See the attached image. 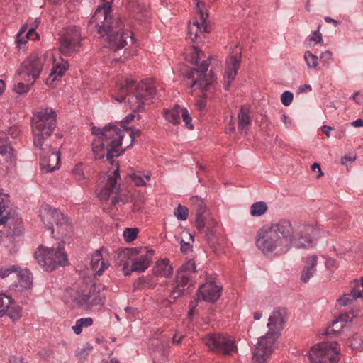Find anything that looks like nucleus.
Returning <instances> with one entry per match:
<instances>
[{"label": "nucleus", "mask_w": 363, "mask_h": 363, "mask_svg": "<svg viewBox=\"0 0 363 363\" xmlns=\"http://www.w3.org/2000/svg\"><path fill=\"white\" fill-rule=\"evenodd\" d=\"M56 113L51 108H45L35 112L31 118L33 144L40 150V164L45 172H51L60 167V151L52 150L50 145L44 144L56 127Z\"/></svg>", "instance_id": "nucleus-1"}, {"label": "nucleus", "mask_w": 363, "mask_h": 363, "mask_svg": "<svg viewBox=\"0 0 363 363\" xmlns=\"http://www.w3.org/2000/svg\"><path fill=\"white\" fill-rule=\"evenodd\" d=\"M90 29L95 28L102 37L107 36L108 46L113 51L122 49L127 45L128 38L133 39V33L125 30L119 13H113L111 2L98 6L89 21Z\"/></svg>", "instance_id": "nucleus-2"}, {"label": "nucleus", "mask_w": 363, "mask_h": 363, "mask_svg": "<svg viewBox=\"0 0 363 363\" xmlns=\"http://www.w3.org/2000/svg\"><path fill=\"white\" fill-rule=\"evenodd\" d=\"M294 240V227L286 219L263 226L256 235V245L265 255L285 254L291 248Z\"/></svg>", "instance_id": "nucleus-3"}, {"label": "nucleus", "mask_w": 363, "mask_h": 363, "mask_svg": "<svg viewBox=\"0 0 363 363\" xmlns=\"http://www.w3.org/2000/svg\"><path fill=\"white\" fill-rule=\"evenodd\" d=\"M125 129L118 128L116 125H108L102 129L94 126L91 132L96 136L92 142V152L95 160H106L113 164L114 157L122 155L125 149L122 148V140Z\"/></svg>", "instance_id": "nucleus-4"}, {"label": "nucleus", "mask_w": 363, "mask_h": 363, "mask_svg": "<svg viewBox=\"0 0 363 363\" xmlns=\"http://www.w3.org/2000/svg\"><path fill=\"white\" fill-rule=\"evenodd\" d=\"M118 96L114 97L115 100L122 102L127 101L133 112L129 113L122 123H129L136 116L135 112L143 108L145 101L154 97L155 89L152 84L140 82L136 84L135 81L127 78L123 82L117 86Z\"/></svg>", "instance_id": "nucleus-5"}, {"label": "nucleus", "mask_w": 363, "mask_h": 363, "mask_svg": "<svg viewBox=\"0 0 363 363\" xmlns=\"http://www.w3.org/2000/svg\"><path fill=\"white\" fill-rule=\"evenodd\" d=\"M104 290V287L101 286ZM65 302L72 308H88L103 305L105 295L95 283L75 286L66 290Z\"/></svg>", "instance_id": "nucleus-6"}, {"label": "nucleus", "mask_w": 363, "mask_h": 363, "mask_svg": "<svg viewBox=\"0 0 363 363\" xmlns=\"http://www.w3.org/2000/svg\"><path fill=\"white\" fill-rule=\"evenodd\" d=\"M286 311L284 309L274 310L269 318L267 327L269 331L265 336L259 338L253 353L255 363H264L273 352V347L277 339L275 330L282 328L285 323Z\"/></svg>", "instance_id": "nucleus-7"}, {"label": "nucleus", "mask_w": 363, "mask_h": 363, "mask_svg": "<svg viewBox=\"0 0 363 363\" xmlns=\"http://www.w3.org/2000/svg\"><path fill=\"white\" fill-rule=\"evenodd\" d=\"M40 217L45 228L51 231L53 237L64 238L71 232L72 227L65 215L57 208L49 205H43L40 209Z\"/></svg>", "instance_id": "nucleus-8"}, {"label": "nucleus", "mask_w": 363, "mask_h": 363, "mask_svg": "<svg viewBox=\"0 0 363 363\" xmlns=\"http://www.w3.org/2000/svg\"><path fill=\"white\" fill-rule=\"evenodd\" d=\"M65 242H59L51 247L40 245L34 254L38 264L45 271L51 272L67 263V256L64 251Z\"/></svg>", "instance_id": "nucleus-9"}, {"label": "nucleus", "mask_w": 363, "mask_h": 363, "mask_svg": "<svg viewBox=\"0 0 363 363\" xmlns=\"http://www.w3.org/2000/svg\"><path fill=\"white\" fill-rule=\"evenodd\" d=\"M308 358L311 363H337L340 347L337 342H321L311 347Z\"/></svg>", "instance_id": "nucleus-10"}, {"label": "nucleus", "mask_w": 363, "mask_h": 363, "mask_svg": "<svg viewBox=\"0 0 363 363\" xmlns=\"http://www.w3.org/2000/svg\"><path fill=\"white\" fill-rule=\"evenodd\" d=\"M203 341L211 351L224 355H231L236 349L234 340L221 333L208 335L203 338Z\"/></svg>", "instance_id": "nucleus-11"}, {"label": "nucleus", "mask_w": 363, "mask_h": 363, "mask_svg": "<svg viewBox=\"0 0 363 363\" xmlns=\"http://www.w3.org/2000/svg\"><path fill=\"white\" fill-rule=\"evenodd\" d=\"M81 39V33L78 27L73 26L64 29L60 38L61 54L69 56L79 51Z\"/></svg>", "instance_id": "nucleus-12"}, {"label": "nucleus", "mask_w": 363, "mask_h": 363, "mask_svg": "<svg viewBox=\"0 0 363 363\" xmlns=\"http://www.w3.org/2000/svg\"><path fill=\"white\" fill-rule=\"evenodd\" d=\"M4 207L0 213V242L8 248L14 245V236L21 233L20 223L13 217L2 216L5 211Z\"/></svg>", "instance_id": "nucleus-13"}, {"label": "nucleus", "mask_w": 363, "mask_h": 363, "mask_svg": "<svg viewBox=\"0 0 363 363\" xmlns=\"http://www.w3.org/2000/svg\"><path fill=\"white\" fill-rule=\"evenodd\" d=\"M45 62V54L33 53L21 63L17 73L18 75L32 77L33 84L39 77Z\"/></svg>", "instance_id": "nucleus-14"}, {"label": "nucleus", "mask_w": 363, "mask_h": 363, "mask_svg": "<svg viewBox=\"0 0 363 363\" xmlns=\"http://www.w3.org/2000/svg\"><path fill=\"white\" fill-rule=\"evenodd\" d=\"M209 67L208 60H203L201 64L197 68H192L189 69L186 73V77L188 79H191L192 82L190 87L196 86L201 91H207L208 87L213 85L216 81V78L212 74L210 79L206 78V74Z\"/></svg>", "instance_id": "nucleus-15"}, {"label": "nucleus", "mask_w": 363, "mask_h": 363, "mask_svg": "<svg viewBox=\"0 0 363 363\" xmlns=\"http://www.w3.org/2000/svg\"><path fill=\"white\" fill-rule=\"evenodd\" d=\"M120 178L118 166L117 169L111 174L106 177L105 185L100 190L98 196L101 200L106 201L109 199L111 194H113L111 199L112 206L118 202V190L117 180Z\"/></svg>", "instance_id": "nucleus-16"}, {"label": "nucleus", "mask_w": 363, "mask_h": 363, "mask_svg": "<svg viewBox=\"0 0 363 363\" xmlns=\"http://www.w3.org/2000/svg\"><path fill=\"white\" fill-rule=\"evenodd\" d=\"M127 9L132 17L140 23L145 24L150 22L149 7L145 0H129Z\"/></svg>", "instance_id": "nucleus-17"}, {"label": "nucleus", "mask_w": 363, "mask_h": 363, "mask_svg": "<svg viewBox=\"0 0 363 363\" xmlns=\"http://www.w3.org/2000/svg\"><path fill=\"white\" fill-rule=\"evenodd\" d=\"M194 1L196 4V9L200 14L201 23H199L197 21L189 23L188 36L192 41H196L199 37V33L207 32L206 20L208 17V14L204 13L203 11L204 4L202 2L199 1V0H194Z\"/></svg>", "instance_id": "nucleus-18"}, {"label": "nucleus", "mask_w": 363, "mask_h": 363, "mask_svg": "<svg viewBox=\"0 0 363 363\" xmlns=\"http://www.w3.org/2000/svg\"><path fill=\"white\" fill-rule=\"evenodd\" d=\"M241 55L239 56L231 55L226 59L225 70L223 74V86L225 90H228L232 82L238 74L240 67Z\"/></svg>", "instance_id": "nucleus-19"}, {"label": "nucleus", "mask_w": 363, "mask_h": 363, "mask_svg": "<svg viewBox=\"0 0 363 363\" xmlns=\"http://www.w3.org/2000/svg\"><path fill=\"white\" fill-rule=\"evenodd\" d=\"M315 228L310 225H301L298 226V237L296 239L294 236V240L292 245L297 248H307L312 247L313 241L311 237V235L313 233Z\"/></svg>", "instance_id": "nucleus-20"}, {"label": "nucleus", "mask_w": 363, "mask_h": 363, "mask_svg": "<svg viewBox=\"0 0 363 363\" xmlns=\"http://www.w3.org/2000/svg\"><path fill=\"white\" fill-rule=\"evenodd\" d=\"M190 204L196 213V227L198 230L202 231L204 230V213L206 211V204L202 199L197 196H193L190 198Z\"/></svg>", "instance_id": "nucleus-21"}, {"label": "nucleus", "mask_w": 363, "mask_h": 363, "mask_svg": "<svg viewBox=\"0 0 363 363\" xmlns=\"http://www.w3.org/2000/svg\"><path fill=\"white\" fill-rule=\"evenodd\" d=\"M221 290V286L213 282L206 283L199 288L198 297L205 301L214 303L220 298Z\"/></svg>", "instance_id": "nucleus-22"}, {"label": "nucleus", "mask_w": 363, "mask_h": 363, "mask_svg": "<svg viewBox=\"0 0 363 363\" xmlns=\"http://www.w3.org/2000/svg\"><path fill=\"white\" fill-rule=\"evenodd\" d=\"M102 251V249L96 250L90 259V267L94 275H101L109 266L108 262L103 258Z\"/></svg>", "instance_id": "nucleus-23"}, {"label": "nucleus", "mask_w": 363, "mask_h": 363, "mask_svg": "<svg viewBox=\"0 0 363 363\" xmlns=\"http://www.w3.org/2000/svg\"><path fill=\"white\" fill-rule=\"evenodd\" d=\"M144 251L145 254H141L133 260L131 266L132 271L142 272L149 267L154 251L147 250V248H144Z\"/></svg>", "instance_id": "nucleus-24"}, {"label": "nucleus", "mask_w": 363, "mask_h": 363, "mask_svg": "<svg viewBox=\"0 0 363 363\" xmlns=\"http://www.w3.org/2000/svg\"><path fill=\"white\" fill-rule=\"evenodd\" d=\"M14 150L7 143V140L0 138V163H8L10 166L15 164Z\"/></svg>", "instance_id": "nucleus-25"}, {"label": "nucleus", "mask_w": 363, "mask_h": 363, "mask_svg": "<svg viewBox=\"0 0 363 363\" xmlns=\"http://www.w3.org/2000/svg\"><path fill=\"white\" fill-rule=\"evenodd\" d=\"M152 274L156 277L169 278L173 274V268L168 259H161L152 267Z\"/></svg>", "instance_id": "nucleus-26"}, {"label": "nucleus", "mask_w": 363, "mask_h": 363, "mask_svg": "<svg viewBox=\"0 0 363 363\" xmlns=\"http://www.w3.org/2000/svg\"><path fill=\"white\" fill-rule=\"evenodd\" d=\"M304 262L306 263V265L303 269L301 280V281L306 283L313 276L316 271L318 257L315 255L306 257Z\"/></svg>", "instance_id": "nucleus-27"}, {"label": "nucleus", "mask_w": 363, "mask_h": 363, "mask_svg": "<svg viewBox=\"0 0 363 363\" xmlns=\"http://www.w3.org/2000/svg\"><path fill=\"white\" fill-rule=\"evenodd\" d=\"M250 108L242 107L238 113V128L241 134H247L252 124V118L250 116Z\"/></svg>", "instance_id": "nucleus-28"}, {"label": "nucleus", "mask_w": 363, "mask_h": 363, "mask_svg": "<svg viewBox=\"0 0 363 363\" xmlns=\"http://www.w3.org/2000/svg\"><path fill=\"white\" fill-rule=\"evenodd\" d=\"M68 67V62L65 60H61L60 63H57L53 66L51 73L46 79V84H52V82L63 76Z\"/></svg>", "instance_id": "nucleus-29"}, {"label": "nucleus", "mask_w": 363, "mask_h": 363, "mask_svg": "<svg viewBox=\"0 0 363 363\" xmlns=\"http://www.w3.org/2000/svg\"><path fill=\"white\" fill-rule=\"evenodd\" d=\"M18 283L16 286H20L22 289H29L33 284L31 273L27 269L20 268L17 275Z\"/></svg>", "instance_id": "nucleus-30"}, {"label": "nucleus", "mask_w": 363, "mask_h": 363, "mask_svg": "<svg viewBox=\"0 0 363 363\" xmlns=\"http://www.w3.org/2000/svg\"><path fill=\"white\" fill-rule=\"evenodd\" d=\"M197 270L196 269V264L194 260L189 259L184 263L178 269L177 274L184 275L188 278H191L195 280V276Z\"/></svg>", "instance_id": "nucleus-31"}, {"label": "nucleus", "mask_w": 363, "mask_h": 363, "mask_svg": "<svg viewBox=\"0 0 363 363\" xmlns=\"http://www.w3.org/2000/svg\"><path fill=\"white\" fill-rule=\"evenodd\" d=\"M84 169V165L82 163H79L76 164L72 170V174L73 175L74 179L80 185L86 184L89 181V177L85 174Z\"/></svg>", "instance_id": "nucleus-32"}, {"label": "nucleus", "mask_w": 363, "mask_h": 363, "mask_svg": "<svg viewBox=\"0 0 363 363\" xmlns=\"http://www.w3.org/2000/svg\"><path fill=\"white\" fill-rule=\"evenodd\" d=\"M181 108L179 105H175L172 109L166 110L164 113L165 119L173 125L179 124L180 122Z\"/></svg>", "instance_id": "nucleus-33"}, {"label": "nucleus", "mask_w": 363, "mask_h": 363, "mask_svg": "<svg viewBox=\"0 0 363 363\" xmlns=\"http://www.w3.org/2000/svg\"><path fill=\"white\" fill-rule=\"evenodd\" d=\"M131 182L137 186H145L146 182L149 181L151 178V173L147 172L146 173H141L140 172H134L130 174Z\"/></svg>", "instance_id": "nucleus-34"}, {"label": "nucleus", "mask_w": 363, "mask_h": 363, "mask_svg": "<svg viewBox=\"0 0 363 363\" xmlns=\"http://www.w3.org/2000/svg\"><path fill=\"white\" fill-rule=\"evenodd\" d=\"M205 227L206 228V238L208 241L211 240L216 235V228L218 225L217 222L214 218L211 216H204Z\"/></svg>", "instance_id": "nucleus-35"}, {"label": "nucleus", "mask_w": 363, "mask_h": 363, "mask_svg": "<svg viewBox=\"0 0 363 363\" xmlns=\"http://www.w3.org/2000/svg\"><path fill=\"white\" fill-rule=\"evenodd\" d=\"M93 323V318L91 317L79 318L76 321L75 325L72 326V330L76 335H79L82 332L83 328L92 325Z\"/></svg>", "instance_id": "nucleus-36"}, {"label": "nucleus", "mask_w": 363, "mask_h": 363, "mask_svg": "<svg viewBox=\"0 0 363 363\" xmlns=\"http://www.w3.org/2000/svg\"><path fill=\"white\" fill-rule=\"evenodd\" d=\"M268 207L265 202H255L250 207V214L252 216L259 217L264 215Z\"/></svg>", "instance_id": "nucleus-37"}, {"label": "nucleus", "mask_w": 363, "mask_h": 363, "mask_svg": "<svg viewBox=\"0 0 363 363\" xmlns=\"http://www.w3.org/2000/svg\"><path fill=\"white\" fill-rule=\"evenodd\" d=\"M359 296H361L359 292L356 291H351L349 294H343L340 298L337 299V301L340 306H346L352 303V301L357 299Z\"/></svg>", "instance_id": "nucleus-38"}, {"label": "nucleus", "mask_w": 363, "mask_h": 363, "mask_svg": "<svg viewBox=\"0 0 363 363\" xmlns=\"http://www.w3.org/2000/svg\"><path fill=\"white\" fill-rule=\"evenodd\" d=\"M195 280L191 278H188L184 275L177 273L176 275V284L181 286L182 289H186V291L191 287L194 286Z\"/></svg>", "instance_id": "nucleus-39"}, {"label": "nucleus", "mask_w": 363, "mask_h": 363, "mask_svg": "<svg viewBox=\"0 0 363 363\" xmlns=\"http://www.w3.org/2000/svg\"><path fill=\"white\" fill-rule=\"evenodd\" d=\"M155 284L152 282V278L150 277H141L134 282L135 289L153 288Z\"/></svg>", "instance_id": "nucleus-40"}, {"label": "nucleus", "mask_w": 363, "mask_h": 363, "mask_svg": "<svg viewBox=\"0 0 363 363\" xmlns=\"http://www.w3.org/2000/svg\"><path fill=\"white\" fill-rule=\"evenodd\" d=\"M20 267L17 265H7L0 268V277L5 279L11 274L17 275Z\"/></svg>", "instance_id": "nucleus-41"}, {"label": "nucleus", "mask_w": 363, "mask_h": 363, "mask_svg": "<svg viewBox=\"0 0 363 363\" xmlns=\"http://www.w3.org/2000/svg\"><path fill=\"white\" fill-rule=\"evenodd\" d=\"M348 345L352 350L360 351L363 349V340L359 335L355 334L349 340Z\"/></svg>", "instance_id": "nucleus-42"}, {"label": "nucleus", "mask_w": 363, "mask_h": 363, "mask_svg": "<svg viewBox=\"0 0 363 363\" xmlns=\"http://www.w3.org/2000/svg\"><path fill=\"white\" fill-rule=\"evenodd\" d=\"M355 316L356 315H354V311L342 313L336 320L333 321V325L340 323V328H343L345 325V323L352 321Z\"/></svg>", "instance_id": "nucleus-43"}, {"label": "nucleus", "mask_w": 363, "mask_h": 363, "mask_svg": "<svg viewBox=\"0 0 363 363\" xmlns=\"http://www.w3.org/2000/svg\"><path fill=\"white\" fill-rule=\"evenodd\" d=\"M304 60L307 66L311 69H316L318 65V57L310 51H306L304 54Z\"/></svg>", "instance_id": "nucleus-44"}, {"label": "nucleus", "mask_w": 363, "mask_h": 363, "mask_svg": "<svg viewBox=\"0 0 363 363\" xmlns=\"http://www.w3.org/2000/svg\"><path fill=\"white\" fill-rule=\"evenodd\" d=\"M11 303L12 298L11 296L5 294H0V313L7 311Z\"/></svg>", "instance_id": "nucleus-45"}, {"label": "nucleus", "mask_w": 363, "mask_h": 363, "mask_svg": "<svg viewBox=\"0 0 363 363\" xmlns=\"http://www.w3.org/2000/svg\"><path fill=\"white\" fill-rule=\"evenodd\" d=\"M1 132L7 136L8 139H15L19 135L21 130L18 125H13L1 130Z\"/></svg>", "instance_id": "nucleus-46"}, {"label": "nucleus", "mask_w": 363, "mask_h": 363, "mask_svg": "<svg viewBox=\"0 0 363 363\" xmlns=\"http://www.w3.org/2000/svg\"><path fill=\"white\" fill-rule=\"evenodd\" d=\"M188 208L182 204H179L175 209L174 214L179 220H186L188 218Z\"/></svg>", "instance_id": "nucleus-47"}, {"label": "nucleus", "mask_w": 363, "mask_h": 363, "mask_svg": "<svg viewBox=\"0 0 363 363\" xmlns=\"http://www.w3.org/2000/svg\"><path fill=\"white\" fill-rule=\"evenodd\" d=\"M180 116L182 117L183 121L185 122V125L187 128L192 130L194 128L191 123L192 118L186 108H182L180 111Z\"/></svg>", "instance_id": "nucleus-48"}, {"label": "nucleus", "mask_w": 363, "mask_h": 363, "mask_svg": "<svg viewBox=\"0 0 363 363\" xmlns=\"http://www.w3.org/2000/svg\"><path fill=\"white\" fill-rule=\"evenodd\" d=\"M138 230L137 228H126L123 232V237L125 241L132 242L138 235Z\"/></svg>", "instance_id": "nucleus-49"}, {"label": "nucleus", "mask_w": 363, "mask_h": 363, "mask_svg": "<svg viewBox=\"0 0 363 363\" xmlns=\"http://www.w3.org/2000/svg\"><path fill=\"white\" fill-rule=\"evenodd\" d=\"M8 315L13 321L18 320L21 317V308L19 306L11 308L8 312Z\"/></svg>", "instance_id": "nucleus-50"}, {"label": "nucleus", "mask_w": 363, "mask_h": 363, "mask_svg": "<svg viewBox=\"0 0 363 363\" xmlns=\"http://www.w3.org/2000/svg\"><path fill=\"white\" fill-rule=\"evenodd\" d=\"M203 53L199 50V49L195 46L192 47L191 52V60L190 62L194 65H199V62L201 59L200 55Z\"/></svg>", "instance_id": "nucleus-51"}, {"label": "nucleus", "mask_w": 363, "mask_h": 363, "mask_svg": "<svg viewBox=\"0 0 363 363\" xmlns=\"http://www.w3.org/2000/svg\"><path fill=\"white\" fill-rule=\"evenodd\" d=\"M293 99H294V95L293 94L289 91H285L281 95V103L286 106H289L292 101H293Z\"/></svg>", "instance_id": "nucleus-52"}, {"label": "nucleus", "mask_w": 363, "mask_h": 363, "mask_svg": "<svg viewBox=\"0 0 363 363\" xmlns=\"http://www.w3.org/2000/svg\"><path fill=\"white\" fill-rule=\"evenodd\" d=\"M186 289H182L181 286L176 284L175 288L172 290L170 294V298L175 300L185 294Z\"/></svg>", "instance_id": "nucleus-53"}, {"label": "nucleus", "mask_w": 363, "mask_h": 363, "mask_svg": "<svg viewBox=\"0 0 363 363\" xmlns=\"http://www.w3.org/2000/svg\"><path fill=\"white\" fill-rule=\"evenodd\" d=\"M30 85H32L31 83L26 84L23 82H18L15 86V91L20 94L26 93L29 90Z\"/></svg>", "instance_id": "nucleus-54"}, {"label": "nucleus", "mask_w": 363, "mask_h": 363, "mask_svg": "<svg viewBox=\"0 0 363 363\" xmlns=\"http://www.w3.org/2000/svg\"><path fill=\"white\" fill-rule=\"evenodd\" d=\"M342 328H340V323L337 324V325H333V323L330 326H329L324 333H322L323 335H330L333 333H340V331Z\"/></svg>", "instance_id": "nucleus-55"}, {"label": "nucleus", "mask_w": 363, "mask_h": 363, "mask_svg": "<svg viewBox=\"0 0 363 363\" xmlns=\"http://www.w3.org/2000/svg\"><path fill=\"white\" fill-rule=\"evenodd\" d=\"M354 286L352 288L351 291H356L359 292L361 296H358V298L363 297V277L360 281L354 280Z\"/></svg>", "instance_id": "nucleus-56"}, {"label": "nucleus", "mask_w": 363, "mask_h": 363, "mask_svg": "<svg viewBox=\"0 0 363 363\" xmlns=\"http://www.w3.org/2000/svg\"><path fill=\"white\" fill-rule=\"evenodd\" d=\"M320 57L323 63L329 64L333 60V54L330 51L327 50L322 52Z\"/></svg>", "instance_id": "nucleus-57"}, {"label": "nucleus", "mask_w": 363, "mask_h": 363, "mask_svg": "<svg viewBox=\"0 0 363 363\" xmlns=\"http://www.w3.org/2000/svg\"><path fill=\"white\" fill-rule=\"evenodd\" d=\"M141 135V130L139 129H134L132 130V131L130 133L129 136L130 138V143L127 145L124 149H127L130 147H131L135 141V137H139Z\"/></svg>", "instance_id": "nucleus-58"}, {"label": "nucleus", "mask_w": 363, "mask_h": 363, "mask_svg": "<svg viewBox=\"0 0 363 363\" xmlns=\"http://www.w3.org/2000/svg\"><path fill=\"white\" fill-rule=\"evenodd\" d=\"M181 251L184 254H187L192 251V246L189 242H185L184 240L180 241Z\"/></svg>", "instance_id": "nucleus-59"}, {"label": "nucleus", "mask_w": 363, "mask_h": 363, "mask_svg": "<svg viewBox=\"0 0 363 363\" xmlns=\"http://www.w3.org/2000/svg\"><path fill=\"white\" fill-rule=\"evenodd\" d=\"M206 106V100L203 97L198 99L195 104L196 109L200 112H203L204 111Z\"/></svg>", "instance_id": "nucleus-60"}, {"label": "nucleus", "mask_w": 363, "mask_h": 363, "mask_svg": "<svg viewBox=\"0 0 363 363\" xmlns=\"http://www.w3.org/2000/svg\"><path fill=\"white\" fill-rule=\"evenodd\" d=\"M26 32L27 33V27L26 26H23L16 36V43L18 46L21 44H25V40H21V35H24Z\"/></svg>", "instance_id": "nucleus-61"}, {"label": "nucleus", "mask_w": 363, "mask_h": 363, "mask_svg": "<svg viewBox=\"0 0 363 363\" xmlns=\"http://www.w3.org/2000/svg\"><path fill=\"white\" fill-rule=\"evenodd\" d=\"M320 26L318 27V30L314 31L312 34V36L310 37V40L315 41L316 43H320L322 41V35L319 32Z\"/></svg>", "instance_id": "nucleus-62"}, {"label": "nucleus", "mask_w": 363, "mask_h": 363, "mask_svg": "<svg viewBox=\"0 0 363 363\" xmlns=\"http://www.w3.org/2000/svg\"><path fill=\"white\" fill-rule=\"evenodd\" d=\"M26 38L38 39L39 38L38 34L35 32L34 28H30L26 33Z\"/></svg>", "instance_id": "nucleus-63"}, {"label": "nucleus", "mask_w": 363, "mask_h": 363, "mask_svg": "<svg viewBox=\"0 0 363 363\" xmlns=\"http://www.w3.org/2000/svg\"><path fill=\"white\" fill-rule=\"evenodd\" d=\"M184 337H185L184 335H179L178 333H175V334L174 335V336L172 339V342L174 345H179L182 342V340Z\"/></svg>", "instance_id": "nucleus-64"}]
</instances>
